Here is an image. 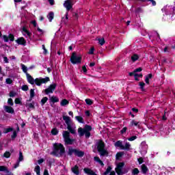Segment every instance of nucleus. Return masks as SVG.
<instances>
[{
  "instance_id": "nucleus-14",
  "label": "nucleus",
  "mask_w": 175,
  "mask_h": 175,
  "mask_svg": "<svg viewBox=\"0 0 175 175\" xmlns=\"http://www.w3.org/2000/svg\"><path fill=\"white\" fill-rule=\"evenodd\" d=\"M26 76L28 83H29V84H31V85H33V84H35V79H33V77H32V76H31V75H29V73H27Z\"/></svg>"
},
{
  "instance_id": "nucleus-47",
  "label": "nucleus",
  "mask_w": 175,
  "mask_h": 175,
  "mask_svg": "<svg viewBox=\"0 0 175 175\" xmlns=\"http://www.w3.org/2000/svg\"><path fill=\"white\" fill-rule=\"evenodd\" d=\"M130 124H131V126H133V125H134V126H137V125H139V122H136L135 120H132Z\"/></svg>"
},
{
  "instance_id": "nucleus-3",
  "label": "nucleus",
  "mask_w": 175,
  "mask_h": 175,
  "mask_svg": "<svg viewBox=\"0 0 175 175\" xmlns=\"http://www.w3.org/2000/svg\"><path fill=\"white\" fill-rule=\"evenodd\" d=\"M97 151L100 157H109V151L106 150V144L103 139H99L96 142Z\"/></svg>"
},
{
  "instance_id": "nucleus-16",
  "label": "nucleus",
  "mask_w": 175,
  "mask_h": 175,
  "mask_svg": "<svg viewBox=\"0 0 175 175\" xmlns=\"http://www.w3.org/2000/svg\"><path fill=\"white\" fill-rule=\"evenodd\" d=\"M71 170L74 174L79 175L80 174V170H79V166L77 165H75L71 168Z\"/></svg>"
},
{
  "instance_id": "nucleus-4",
  "label": "nucleus",
  "mask_w": 175,
  "mask_h": 175,
  "mask_svg": "<svg viewBox=\"0 0 175 175\" xmlns=\"http://www.w3.org/2000/svg\"><path fill=\"white\" fill-rule=\"evenodd\" d=\"M73 154L75 157H78L79 158H83V157H84V151L77 148H73L72 147L68 148L67 155H68V157H72Z\"/></svg>"
},
{
  "instance_id": "nucleus-24",
  "label": "nucleus",
  "mask_w": 175,
  "mask_h": 175,
  "mask_svg": "<svg viewBox=\"0 0 175 175\" xmlns=\"http://www.w3.org/2000/svg\"><path fill=\"white\" fill-rule=\"evenodd\" d=\"M75 119L77 120V121H78V122H80V124H84V119L83 118V117L80 116H75Z\"/></svg>"
},
{
  "instance_id": "nucleus-59",
  "label": "nucleus",
  "mask_w": 175,
  "mask_h": 175,
  "mask_svg": "<svg viewBox=\"0 0 175 175\" xmlns=\"http://www.w3.org/2000/svg\"><path fill=\"white\" fill-rule=\"evenodd\" d=\"M148 2H151L152 6H157V1L154 0H146Z\"/></svg>"
},
{
  "instance_id": "nucleus-7",
  "label": "nucleus",
  "mask_w": 175,
  "mask_h": 175,
  "mask_svg": "<svg viewBox=\"0 0 175 175\" xmlns=\"http://www.w3.org/2000/svg\"><path fill=\"white\" fill-rule=\"evenodd\" d=\"M70 61L71 64H72L73 65H77L79 64H81V57L77 56V55L76 54V52H73L70 57Z\"/></svg>"
},
{
  "instance_id": "nucleus-64",
  "label": "nucleus",
  "mask_w": 175,
  "mask_h": 175,
  "mask_svg": "<svg viewBox=\"0 0 175 175\" xmlns=\"http://www.w3.org/2000/svg\"><path fill=\"white\" fill-rule=\"evenodd\" d=\"M43 175H50V174H49V170H47V169H45V170H44V174H43Z\"/></svg>"
},
{
  "instance_id": "nucleus-27",
  "label": "nucleus",
  "mask_w": 175,
  "mask_h": 175,
  "mask_svg": "<svg viewBox=\"0 0 175 175\" xmlns=\"http://www.w3.org/2000/svg\"><path fill=\"white\" fill-rule=\"evenodd\" d=\"M48 100H49V98L43 97L40 102L41 106H44V105H46V103H47Z\"/></svg>"
},
{
  "instance_id": "nucleus-49",
  "label": "nucleus",
  "mask_w": 175,
  "mask_h": 175,
  "mask_svg": "<svg viewBox=\"0 0 175 175\" xmlns=\"http://www.w3.org/2000/svg\"><path fill=\"white\" fill-rule=\"evenodd\" d=\"M5 83L6 84H12L13 83V80L10 78H8L5 79Z\"/></svg>"
},
{
  "instance_id": "nucleus-53",
  "label": "nucleus",
  "mask_w": 175,
  "mask_h": 175,
  "mask_svg": "<svg viewBox=\"0 0 175 175\" xmlns=\"http://www.w3.org/2000/svg\"><path fill=\"white\" fill-rule=\"evenodd\" d=\"M85 136L86 139H89V137L91 136V133L90 131H85Z\"/></svg>"
},
{
  "instance_id": "nucleus-50",
  "label": "nucleus",
  "mask_w": 175,
  "mask_h": 175,
  "mask_svg": "<svg viewBox=\"0 0 175 175\" xmlns=\"http://www.w3.org/2000/svg\"><path fill=\"white\" fill-rule=\"evenodd\" d=\"M126 131H128V127L125 126L120 131V133L124 135V133H126Z\"/></svg>"
},
{
  "instance_id": "nucleus-44",
  "label": "nucleus",
  "mask_w": 175,
  "mask_h": 175,
  "mask_svg": "<svg viewBox=\"0 0 175 175\" xmlns=\"http://www.w3.org/2000/svg\"><path fill=\"white\" fill-rule=\"evenodd\" d=\"M22 91H28L29 90V88L28 87V85H23L21 88Z\"/></svg>"
},
{
  "instance_id": "nucleus-36",
  "label": "nucleus",
  "mask_w": 175,
  "mask_h": 175,
  "mask_svg": "<svg viewBox=\"0 0 175 175\" xmlns=\"http://www.w3.org/2000/svg\"><path fill=\"white\" fill-rule=\"evenodd\" d=\"M8 40L10 42H14V35L13 33H10L8 36Z\"/></svg>"
},
{
  "instance_id": "nucleus-54",
  "label": "nucleus",
  "mask_w": 175,
  "mask_h": 175,
  "mask_svg": "<svg viewBox=\"0 0 175 175\" xmlns=\"http://www.w3.org/2000/svg\"><path fill=\"white\" fill-rule=\"evenodd\" d=\"M17 137V131H14L11 136L12 139H16Z\"/></svg>"
},
{
  "instance_id": "nucleus-15",
  "label": "nucleus",
  "mask_w": 175,
  "mask_h": 175,
  "mask_svg": "<svg viewBox=\"0 0 175 175\" xmlns=\"http://www.w3.org/2000/svg\"><path fill=\"white\" fill-rule=\"evenodd\" d=\"M141 172L143 174H147V172H148V167H147L146 164H142L141 165Z\"/></svg>"
},
{
  "instance_id": "nucleus-21",
  "label": "nucleus",
  "mask_w": 175,
  "mask_h": 175,
  "mask_svg": "<svg viewBox=\"0 0 175 175\" xmlns=\"http://www.w3.org/2000/svg\"><path fill=\"white\" fill-rule=\"evenodd\" d=\"M78 133L79 134V136H84L85 133V130H84V129L79 127L78 129Z\"/></svg>"
},
{
  "instance_id": "nucleus-30",
  "label": "nucleus",
  "mask_w": 175,
  "mask_h": 175,
  "mask_svg": "<svg viewBox=\"0 0 175 175\" xmlns=\"http://www.w3.org/2000/svg\"><path fill=\"white\" fill-rule=\"evenodd\" d=\"M137 59H139V55L137 54H134L131 56V61L133 62H136V61H137Z\"/></svg>"
},
{
  "instance_id": "nucleus-19",
  "label": "nucleus",
  "mask_w": 175,
  "mask_h": 175,
  "mask_svg": "<svg viewBox=\"0 0 175 175\" xmlns=\"http://www.w3.org/2000/svg\"><path fill=\"white\" fill-rule=\"evenodd\" d=\"M22 31L25 32V33H26L29 38H31L32 36V33L29 31L28 29H27V27H25V26H23L22 27Z\"/></svg>"
},
{
  "instance_id": "nucleus-10",
  "label": "nucleus",
  "mask_w": 175,
  "mask_h": 175,
  "mask_svg": "<svg viewBox=\"0 0 175 175\" xmlns=\"http://www.w3.org/2000/svg\"><path fill=\"white\" fill-rule=\"evenodd\" d=\"M73 5H75V3L72 0H66L64 3V6L66 8L67 12H69L73 8Z\"/></svg>"
},
{
  "instance_id": "nucleus-8",
  "label": "nucleus",
  "mask_w": 175,
  "mask_h": 175,
  "mask_svg": "<svg viewBox=\"0 0 175 175\" xmlns=\"http://www.w3.org/2000/svg\"><path fill=\"white\" fill-rule=\"evenodd\" d=\"M50 81V77H46L45 78H36L35 79V84L38 85V87H40L42 84H46V83H49Z\"/></svg>"
},
{
  "instance_id": "nucleus-12",
  "label": "nucleus",
  "mask_w": 175,
  "mask_h": 175,
  "mask_svg": "<svg viewBox=\"0 0 175 175\" xmlns=\"http://www.w3.org/2000/svg\"><path fill=\"white\" fill-rule=\"evenodd\" d=\"M83 172L84 173H85V174L88 175H98L96 174V173L95 172H94V170H91V168H88V167H85L83 169Z\"/></svg>"
},
{
  "instance_id": "nucleus-25",
  "label": "nucleus",
  "mask_w": 175,
  "mask_h": 175,
  "mask_svg": "<svg viewBox=\"0 0 175 175\" xmlns=\"http://www.w3.org/2000/svg\"><path fill=\"white\" fill-rule=\"evenodd\" d=\"M59 131L58 129L57 128H53L52 129L51 133V135H53V136H57V135H58Z\"/></svg>"
},
{
  "instance_id": "nucleus-38",
  "label": "nucleus",
  "mask_w": 175,
  "mask_h": 175,
  "mask_svg": "<svg viewBox=\"0 0 175 175\" xmlns=\"http://www.w3.org/2000/svg\"><path fill=\"white\" fill-rule=\"evenodd\" d=\"M136 139H137V136H136V135H133V136L127 138L129 142H133L134 140H136Z\"/></svg>"
},
{
  "instance_id": "nucleus-43",
  "label": "nucleus",
  "mask_w": 175,
  "mask_h": 175,
  "mask_svg": "<svg viewBox=\"0 0 175 175\" xmlns=\"http://www.w3.org/2000/svg\"><path fill=\"white\" fill-rule=\"evenodd\" d=\"M65 16H66V20L65 21H64V24H68V20H69V12H66V14H65Z\"/></svg>"
},
{
  "instance_id": "nucleus-57",
  "label": "nucleus",
  "mask_w": 175,
  "mask_h": 175,
  "mask_svg": "<svg viewBox=\"0 0 175 175\" xmlns=\"http://www.w3.org/2000/svg\"><path fill=\"white\" fill-rule=\"evenodd\" d=\"M133 76H134V77H140L142 79L143 77V74L134 73Z\"/></svg>"
},
{
  "instance_id": "nucleus-34",
  "label": "nucleus",
  "mask_w": 175,
  "mask_h": 175,
  "mask_svg": "<svg viewBox=\"0 0 175 175\" xmlns=\"http://www.w3.org/2000/svg\"><path fill=\"white\" fill-rule=\"evenodd\" d=\"M122 155H124V152H118L116 154V159L118 160L120 158H122Z\"/></svg>"
},
{
  "instance_id": "nucleus-17",
  "label": "nucleus",
  "mask_w": 175,
  "mask_h": 175,
  "mask_svg": "<svg viewBox=\"0 0 175 175\" xmlns=\"http://www.w3.org/2000/svg\"><path fill=\"white\" fill-rule=\"evenodd\" d=\"M142 70H143V68H142V67L135 68L133 70V72H129V75L130 76V77H132V76H133V75H135V73H138L139 72H142Z\"/></svg>"
},
{
  "instance_id": "nucleus-37",
  "label": "nucleus",
  "mask_w": 175,
  "mask_h": 175,
  "mask_svg": "<svg viewBox=\"0 0 175 175\" xmlns=\"http://www.w3.org/2000/svg\"><path fill=\"white\" fill-rule=\"evenodd\" d=\"M23 161H24V156L23 155V152H19V157L18 161L21 162Z\"/></svg>"
},
{
  "instance_id": "nucleus-45",
  "label": "nucleus",
  "mask_w": 175,
  "mask_h": 175,
  "mask_svg": "<svg viewBox=\"0 0 175 175\" xmlns=\"http://www.w3.org/2000/svg\"><path fill=\"white\" fill-rule=\"evenodd\" d=\"M30 96L31 98H35V89L30 90Z\"/></svg>"
},
{
  "instance_id": "nucleus-55",
  "label": "nucleus",
  "mask_w": 175,
  "mask_h": 175,
  "mask_svg": "<svg viewBox=\"0 0 175 175\" xmlns=\"http://www.w3.org/2000/svg\"><path fill=\"white\" fill-rule=\"evenodd\" d=\"M42 49L44 50L43 51L44 55H46L48 51L46 49V46H44V44H42Z\"/></svg>"
},
{
  "instance_id": "nucleus-33",
  "label": "nucleus",
  "mask_w": 175,
  "mask_h": 175,
  "mask_svg": "<svg viewBox=\"0 0 175 175\" xmlns=\"http://www.w3.org/2000/svg\"><path fill=\"white\" fill-rule=\"evenodd\" d=\"M61 106H66V105H69V101L66 99H63L60 103Z\"/></svg>"
},
{
  "instance_id": "nucleus-22",
  "label": "nucleus",
  "mask_w": 175,
  "mask_h": 175,
  "mask_svg": "<svg viewBox=\"0 0 175 175\" xmlns=\"http://www.w3.org/2000/svg\"><path fill=\"white\" fill-rule=\"evenodd\" d=\"M51 102H52V103H57V102H59V98H58L56 96H53L51 98H50Z\"/></svg>"
},
{
  "instance_id": "nucleus-29",
  "label": "nucleus",
  "mask_w": 175,
  "mask_h": 175,
  "mask_svg": "<svg viewBox=\"0 0 175 175\" xmlns=\"http://www.w3.org/2000/svg\"><path fill=\"white\" fill-rule=\"evenodd\" d=\"M0 172H5L6 173H9V170H8V167L5 165H0Z\"/></svg>"
},
{
  "instance_id": "nucleus-51",
  "label": "nucleus",
  "mask_w": 175,
  "mask_h": 175,
  "mask_svg": "<svg viewBox=\"0 0 175 175\" xmlns=\"http://www.w3.org/2000/svg\"><path fill=\"white\" fill-rule=\"evenodd\" d=\"M170 9H171V12H167V11H166L165 14L167 16H170V14H172V12L173 14H174V9L175 8H172Z\"/></svg>"
},
{
  "instance_id": "nucleus-58",
  "label": "nucleus",
  "mask_w": 175,
  "mask_h": 175,
  "mask_svg": "<svg viewBox=\"0 0 175 175\" xmlns=\"http://www.w3.org/2000/svg\"><path fill=\"white\" fill-rule=\"evenodd\" d=\"M16 93L14 92H13V91H11V92H10V98H14V96H16Z\"/></svg>"
},
{
  "instance_id": "nucleus-48",
  "label": "nucleus",
  "mask_w": 175,
  "mask_h": 175,
  "mask_svg": "<svg viewBox=\"0 0 175 175\" xmlns=\"http://www.w3.org/2000/svg\"><path fill=\"white\" fill-rule=\"evenodd\" d=\"M3 39L5 43H8V42H9V36L6 35L3 36Z\"/></svg>"
},
{
  "instance_id": "nucleus-26",
  "label": "nucleus",
  "mask_w": 175,
  "mask_h": 175,
  "mask_svg": "<svg viewBox=\"0 0 175 175\" xmlns=\"http://www.w3.org/2000/svg\"><path fill=\"white\" fill-rule=\"evenodd\" d=\"M83 129L85 130V132H91L92 131V126L85 124Z\"/></svg>"
},
{
  "instance_id": "nucleus-52",
  "label": "nucleus",
  "mask_w": 175,
  "mask_h": 175,
  "mask_svg": "<svg viewBox=\"0 0 175 175\" xmlns=\"http://www.w3.org/2000/svg\"><path fill=\"white\" fill-rule=\"evenodd\" d=\"M14 103L16 105H21V100L19 98H15Z\"/></svg>"
},
{
  "instance_id": "nucleus-41",
  "label": "nucleus",
  "mask_w": 175,
  "mask_h": 175,
  "mask_svg": "<svg viewBox=\"0 0 175 175\" xmlns=\"http://www.w3.org/2000/svg\"><path fill=\"white\" fill-rule=\"evenodd\" d=\"M98 43L99 44H100V46H103V44L106 43V41L105 40V38H100V39H98Z\"/></svg>"
},
{
  "instance_id": "nucleus-23",
  "label": "nucleus",
  "mask_w": 175,
  "mask_h": 175,
  "mask_svg": "<svg viewBox=\"0 0 175 175\" xmlns=\"http://www.w3.org/2000/svg\"><path fill=\"white\" fill-rule=\"evenodd\" d=\"M21 66L23 72L25 73L27 75V73H28V68L25 64H21Z\"/></svg>"
},
{
  "instance_id": "nucleus-62",
  "label": "nucleus",
  "mask_w": 175,
  "mask_h": 175,
  "mask_svg": "<svg viewBox=\"0 0 175 175\" xmlns=\"http://www.w3.org/2000/svg\"><path fill=\"white\" fill-rule=\"evenodd\" d=\"M85 114L87 117H90V116H91V112L90 111V110H87L85 111Z\"/></svg>"
},
{
  "instance_id": "nucleus-18",
  "label": "nucleus",
  "mask_w": 175,
  "mask_h": 175,
  "mask_svg": "<svg viewBox=\"0 0 175 175\" xmlns=\"http://www.w3.org/2000/svg\"><path fill=\"white\" fill-rule=\"evenodd\" d=\"M25 107L27 109H35V101H33L32 103H27L25 104Z\"/></svg>"
},
{
  "instance_id": "nucleus-56",
  "label": "nucleus",
  "mask_w": 175,
  "mask_h": 175,
  "mask_svg": "<svg viewBox=\"0 0 175 175\" xmlns=\"http://www.w3.org/2000/svg\"><path fill=\"white\" fill-rule=\"evenodd\" d=\"M137 161L139 162V164L142 165V163L144 162V159H143V157H139L137 159Z\"/></svg>"
},
{
  "instance_id": "nucleus-39",
  "label": "nucleus",
  "mask_w": 175,
  "mask_h": 175,
  "mask_svg": "<svg viewBox=\"0 0 175 175\" xmlns=\"http://www.w3.org/2000/svg\"><path fill=\"white\" fill-rule=\"evenodd\" d=\"M10 155H12V153H10V152H9V151H6V152L3 154L4 158H10Z\"/></svg>"
},
{
  "instance_id": "nucleus-20",
  "label": "nucleus",
  "mask_w": 175,
  "mask_h": 175,
  "mask_svg": "<svg viewBox=\"0 0 175 175\" xmlns=\"http://www.w3.org/2000/svg\"><path fill=\"white\" fill-rule=\"evenodd\" d=\"M49 23H51L54 19V12H50L47 16Z\"/></svg>"
},
{
  "instance_id": "nucleus-31",
  "label": "nucleus",
  "mask_w": 175,
  "mask_h": 175,
  "mask_svg": "<svg viewBox=\"0 0 175 175\" xmlns=\"http://www.w3.org/2000/svg\"><path fill=\"white\" fill-rule=\"evenodd\" d=\"M139 173H140L139 168H134L131 172L132 175H138Z\"/></svg>"
},
{
  "instance_id": "nucleus-35",
  "label": "nucleus",
  "mask_w": 175,
  "mask_h": 175,
  "mask_svg": "<svg viewBox=\"0 0 175 175\" xmlns=\"http://www.w3.org/2000/svg\"><path fill=\"white\" fill-rule=\"evenodd\" d=\"M85 102L86 105H88L89 106H91V105H92L94 103V101H92V100H91L90 98H86L85 100Z\"/></svg>"
},
{
  "instance_id": "nucleus-40",
  "label": "nucleus",
  "mask_w": 175,
  "mask_h": 175,
  "mask_svg": "<svg viewBox=\"0 0 175 175\" xmlns=\"http://www.w3.org/2000/svg\"><path fill=\"white\" fill-rule=\"evenodd\" d=\"M13 131V128L10 127L4 129L3 133H9V132Z\"/></svg>"
},
{
  "instance_id": "nucleus-61",
  "label": "nucleus",
  "mask_w": 175,
  "mask_h": 175,
  "mask_svg": "<svg viewBox=\"0 0 175 175\" xmlns=\"http://www.w3.org/2000/svg\"><path fill=\"white\" fill-rule=\"evenodd\" d=\"M3 62H5V64H9V59L8 58V57H3Z\"/></svg>"
},
{
  "instance_id": "nucleus-60",
  "label": "nucleus",
  "mask_w": 175,
  "mask_h": 175,
  "mask_svg": "<svg viewBox=\"0 0 175 175\" xmlns=\"http://www.w3.org/2000/svg\"><path fill=\"white\" fill-rule=\"evenodd\" d=\"M94 51H95V48L92 47V48L90 49V51H89V52H88V54L92 55V54H94Z\"/></svg>"
},
{
  "instance_id": "nucleus-5",
  "label": "nucleus",
  "mask_w": 175,
  "mask_h": 175,
  "mask_svg": "<svg viewBox=\"0 0 175 175\" xmlns=\"http://www.w3.org/2000/svg\"><path fill=\"white\" fill-rule=\"evenodd\" d=\"M124 166H125V163L124 162H120L117 164L115 172L118 175H124L128 173V169L124 168Z\"/></svg>"
},
{
  "instance_id": "nucleus-1",
  "label": "nucleus",
  "mask_w": 175,
  "mask_h": 175,
  "mask_svg": "<svg viewBox=\"0 0 175 175\" xmlns=\"http://www.w3.org/2000/svg\"><path fill=\"white\" fill-rule=\"evenodd\" d=\"M63 120L67 125L68 131H63V137L64 139V143L67 145H72L75 142V139H70V133L72 135H76V130L72 127V119L68 116H63Z\"/></svg>"
},
{
  "instance_id": "nucleus-28",
  "label": "nucleus",
  "mask_w": 175,
  "mask_h": 175,
  "mask_svg": "<svg viewBox=\"0 0 175 175\" xmlns=\"http://www.w3.org/2000/svg\"><path fill=\"white\" fill-rule=\"evenodd\" d=\"M139 88L142 91L144 92L146 91V89H144V87L146 85V83L143 81L139 82Z\"/></svg>"
},
{
  "instance_id": "nucleus-2",
  "label": "nucleus",
  "mask_w": 175,
  "mask_h": 175,
  "mask_svg": "<svg viewBox=\"0 0 175 175\" xmlns=\"http://www.w3.org/2000/svg\"><path fill=\"white\" fill-rule=\"evenodd\" d=\"M65 153V147L62 144L55 143L53 144V150L51 152V155L55 157H62Z\"/></svg>"
},
{
  "instance_id": "nucleus-11",
  "label": "nucleus",
  "mask_w": 175,
  "mask_h": 175,
  "mask_svg": "<svg viewBox=\"0 0 175 175\" xmlns=\"http://www.w3.org/2000/svg\"><path fill=\"white\" fill-rule=\"evenodd\" d=\"M16 43L17 44H19L21 46H27V40H25V38L24 37H20L17 40H15Z\"/></svg>"
},
{
  "instance_id": "nucleus-46",
  "label": "nucleus",
  "mask_w": 175,
  "mask_h": 175,
  "mask_svg": "<svg viewBox=\"0 0 175 175\" xmlns=\"http://www.w3.org/2000/svg\"><path fill=\"white\" fill-rule=\"evenodd\" d=\"M8 104L10 106H13V105H14V103H13V99H12V98H8Z\"/></svg>"
},
{
  "instance_id": "nucleus-32",
  "label": "nucleus",
  "mask_w": 175,
  "mask_h": 175,
  "mask_svg": "<svg viewBox=\"0 0 175 175\" xmlns=\"http://www.w3.org/2000/svg\"><path fill=\"white\" fill-rule=\"evenodd\" d=\"M113 167L109 165L106 170V171L103 173V175H107L109 173H110L112 170Z\"/></svg>"
},
{
  "instance_id": "nucleus-42",
  "label": "nucleus",
  "mask_w": 175,
  "mask_h": 175,
  "mask_svg": "<svg viewBox=\"0 0 175 175\" xmlns=\"http://www.w3.org/2000/svg\"><path fill=\"white\" fill-rule=\"evenodd\" d=\"M35 170L36 174H39V173H40V166L36 165L35 167V170Z\"/></svg>"
},
{
  "instance_id": "nucleus-9",
  "label": "nucleus",
  "mask_w": 175,
  "mask_h": 175,
  "mask_svg": "<svg viewBox=\"0 0 175 175\" xmlns=\"http://www.w3.org/2000/svg\"><path fill=\"white\" fill-rule=\"evenodd\" d=\"M55 88H57V83H53L51 84L48 88L45 89L44 91L46 95H49V94H53V92H54L55 90Z\"/></svg>"
},
{
  "instance_id": "nucleus-63",
  "label": "nucleus",
  "mask_w": 175,
  "mask_h": 175,
  "mask_svg": "<svg viewBox=\"0 0 175 175\" xmlns=\"http://www.w3.org/2000/svg\"><path fill=\"white\" fill-rule=\"evenodd\" d=\"M94 161L96 162H98V163H99V161H100V159L99 158V157H94Z\"/></svg>"
},
{
  "instance_id": "nucleus-6",
  "label": "nucleus",
  "mask_w": 175,
  "mask_h": 175,
  "mask_svg": "<svg viewBox=\"0 0 175 175\" xmlns=\"http://www.w3.org/2000/svg\"><path fill=\"white\" fill-rule=\"evenodd\" d=\"M115 147H120V150H126V151H129L131 150V144L129 142H126L125 146L122 145V141H117L115 143Z\"/></svg>"
},
{
  "instance_id": "nucleus-13",
  "label": "nucleus",
  "mask_w": 175,
  "mask_h": 175,
  "mask_svg": "<svg viewBox=\"0 0 175 175\" xmlns=\"http://www.w3.org/2000/svg\"><path fill=\"white\" fill-rule=\"evenodd\" d=\"M4 110L6 113H9L10 114H14V109L11 106L5 105Z\"/></svg>"
}]
</instances>
